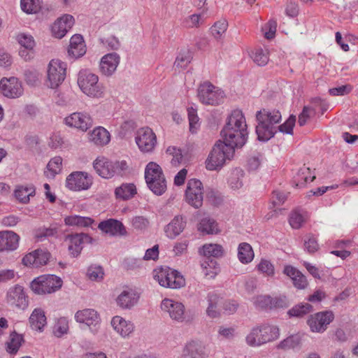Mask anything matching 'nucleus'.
Listing matches in <instances>:
<instances>
[{
  "mask_svg": "<svg viewBox=\"0 0 358 358\" xmlns=\"http://www.w3.org/2000/svg\"><path fill=\"white\" fill-rule=\"evenodd\" d=\"M278 110L263 108L256 113V134L259 141L266 142L277 133L276 124L281 120Z\"/></svg>",
  "mask_w": 358,
  "mask_h": 358,
  "instance_id": "obj_1",
  "label": "nucleus"
},
{
  "mask_svg": "<svg viewBox=\"0 0 358 358\" xmlns=\"http://www.w3.org/2000/svg\"><path fill=\"white\" fill-rule=\"evenodd\" d=\"M145 180L149 189L156 195H162L166 190V181L162 169L155 162H149L145 169Z\"/></svg>",
  "mask_w": 358,
  "mask_h": 358,
  "instance_id": "obj_2",
  "label": "nucleus"
},
{
  "mask_svg": "<svg viewBox=\"0 0 358 358\" xmlns=\"http://www.w3.org/2000/svg\"><path fill=\"white\" fill-rule=\"evenodd\" d=\"M234 154V150L223 141H218L209 154L206 166L208 170L213 171L223 166L227 159L230 160Z\"/></svg>",
  "mask_w": 358,
  "mask_h": 358,
  "instance_id": "obj_3",
  "label": "nucleus"
},
{
  "mask_svg": "<svg viewBox=\"0 0 358 358\" xmlns=\"http://www.w3.org/2000/svg\"><path fill=\"white\" fill-rule=\"evenodd\" d=\"M154 278L164 287L179 289L185 285V280L176 270L161 267L154 270Z\"/></svg>",
  "mask_w": 358,
  "mask_h": 358,
  "instance_id": "obj_4",
  "label": "nucleus"
},
{
  "mask_svg": "<svg viewBox=\"0 0 358 358\" xmlns=\"http://www.w3.org/2000/svg\"><path fill=\"white\" fill-rule=\"evenodd\" d=\"M78 85L82 92L88 96L100 98L103 96V87L99 83L98 76L94 73L86 71L80 72Z\"/></svg>",
  "mask_w": 358,
  "mask_h": 358,
  "instance_id": "obj_5",
  "label": "nucleus"
},
{
  "mask_svg": "<svg viewBox=\"0 0 358 358\" xmlns=\"http://www.w3.org/2000/svg\"><path fill=\"white\" fill-rule=\"evenodd\" d=\"M62 286V279L55 275H43L31 282V290L37 294H46L55 292Z\"/></svg>",
  "mask_w": 358,
  "mask_h": 358,
  "instance_id": "obj_6",
  "label": "nucleus"
},
{
  "mask_svg": "<svg viewBox=\"0 0 358 358\" xmlns=\"http://www.w3.org/2000/svg\"><path fill=\"white\" fill-rule=\"evenodd\" d=\"M198 97L203 104L218 105L223 101L224 92L210 83H204L199 87Z\"/></svg>",
  "mask_w": 358,
  "mask_h": 358,
  "instance_id": "obj_7",
  "label": "nucleus"
},
{
  "mask_svg": "<svg viewBox=\"0 0 358 358\" xmlns=\"http://www.w3.org/2000/svg\"><path fill=\"white\" fill-rule=\"evenodd\" d=\"M248 135L247 129L224 127L221 131L223 142L232 147L234 150L236 148H241L245 144Z\"/></svg>",
  "mask_w": 358,
  "mask_h": 358,
  "instance_id": "obj_8",
  "label": "nucleus"
},
{
  "mask_svg": "<svg viewBox=\"0 0 358 358\" xmlns=\"http://www.w3.org/2000/svg\"><path fill=\"white\" fill-rule=\"evenodd\" d=\"M203 185L199 180L190 179L185 190V200L187 203L195 208H200L203 200Z\"/></svg>",
  "mask_w": 358,
  "mask_h": 358,
  "instance_id": "obj_9",
  "label": "nucleus"
},
{
  "mask_svg": "<svg viewBox=\"0 0 358 358\" xmlns=\"http://www.w3.org/2000/svg\"><path fill=\"white\" fill-rule=\"evenodd\" d=\"M92 183V178L83 171H74L66 179V187L75 192L87 190L90 188Z\"/></svg>",
  "mask_w": 358,
  "mask_h": 358,
  "instance_id": "obj_10",
  "label": "nucleus"
},
{
  "mask_svg": "<svg viewBox=\"0 0 358 358\" xmlns=\"http://www.w3.org/2000/svg\"><path fill=\"white\" fill-rule=\"evenodd\" d=\"M6 301L11 307L25 310L29 305V297L24 287L15 285L10 287L6 294Z\"/></svg>",
  "mask_w": 358,
  "mask_h": 358,
  "instance_id": "obj_11",
  "label": "nucleus"
},
{
  "mask_svg": "<svg viewBox=\"0 0 358 358\" xmlns=\"http://www.w3.org/2000/svg\"><path fill=\"white\" fill-rule=\"evenodd\" d=\"M66 64L59 59H52L48 64V79L52 89L59 87L66 78Z\"/></svg>",
  "mask_w": 358,
  "mask_h": 358,
  "instance_id": "obj_12",
  "label": "nucleus"
},
{
  "mask_svg": "<svg viewBox=\"0 0 358 358\" xmlns=\"http://www.w3.org/2000/svg\"><path fill=\"white\" fill-rule=\"evenodd\" d=\"M93 238L87 234H69L66 236L65 242L68 244V251L72 257H78L85 243H92Z\"/></svg>",
  "mask_w": 358,
  "mask_h": 358,
  "instance_id": "obj_13",
  "label": "nucleus"
},
{
  "mask_svg": "<svg viewBox=\"0 0 358 358\" xmlns=\"http://www.w3.org/2000/svg\"><path fill=\"white\" fill-rule=\"evenodd\" d=\"M135 140L138 148L143 152H152L157 144L156 135L149 127L139 129Z\"/></svg>",
  "mask_w": 358,
  "mask_h": 358,
  "instance_id": "obj_14",
  "label": "nucleus"
},
{
  "mask_svg": "<svg viewBox=\"0 0 358 358\" xmlns=\"http://www.w3.org/2000/svg\"><path fill=\"white\" fill-rule=\"evenodd\" d=\"M334 318V313L326 310L310 315L307 322L313 332H323Z\"/></svg>",
  "mask_w": 358,
  "mask_h": 358,
  "instance_id": "obj_15",
  "label": "nucleus"
},
{
  "mask_svg": "<svg viewBox=\"0 0 358 358\" xmlns=\"http://www.w3.org/2000/svg\"><path fill=\"white\" fill-rule=\"evenodd\" d=\"M0 92L10 99H16L23 94L20 81L15 77L3 78L0 81Z\"/></svg>",
  "mask_w": 358,
  "mask_h": 358,
  "instance_id": "obj_16",
  "label": "nucleus"
},
{
  "mask_svg": "<svg viewBox=\"0 0 358 358\" xmlns=\"http://www.w3.org/2000/svg\"><path fill=\"white\" fill-rule=\"evenodd\" d=\"M65 124L82 131H86L93 124L90 115L86 113H73L64 119Z\"/></svg>",
  "mask_w": 358,
  "mask_h": 358,
  "instance_id": "obj_17",
  "label": "nucleus"
},
{
  "mask_svg": "<svg viewBox=\"0 0 358 358\" xmlns=\"http://www.w3.org/2000/svg\"><path fill=\"white\" fill-rule=\"evenodd\" d=\"M98 228L110 236H124L127 234L126 227L122 222L113 218L101 221L99 224Z\"/></svg>",
  "mask_w": 358,
  "mask_h": 358,
  "instance_id": "obj_18",
  "label": "nucleus"
},
{
  "mask_svg": "<svg viewBox=\"0 0 358 358\" xmlns=\"http://www.w3.org/2000/svg\"><path fill=\"white\" fill-rule=\"evenodd\" d=\"M162 310L167 312L170 317L175 321L182 322L185 320V306L178 301L165 299L161 304Z\"/></svg>",
  "mask_w": 358,
  "mask_h": 358,
  "instance_id": "obj_19",
  "label": "nucleus"
},
{
  "mask_svg": "<svg viewBox=\"0 0 358 358\" xmlns=\"http://www.w3.org/2000/svg\"><path fill=\"white\" fill-rule=\"evenodd\" d=\"M74 22V18L71 15L66 14L59 17L52 25V36L57 38H63L73 27Z\"/></svg>",
  "mask_w": 358,
  "mask_h": 358,
  "instance_id": "obj_20",
  "label": "nucleus"
},
{
  "mask_svg": "<svg viewBox=\"0 0 358 358\" xmlns=\"http://www.w3.org/2000/svg\"><path fill=\"white\" fill-rule=\"evenodd\" d=\"M75 318L78 322L87 325L93 331H96V327L101 322L99 314L94 309L78 310L75 315Z\"/></svg>",
  "mask_w": 358,
  "mask_h": 358,
  "instance_id": "obj_21",
  "label": "nucleus"
},
{
  "mask_svg": "<svg viewBox=\"0 0 358 358\" xmlns=\"http://www.w3.org/2000/svg\"><path fill=\"white\" fill-rule=\"evenodd\" d=\"M120 62V57L116 52L108 53L103 56L99 63L101 73L106 76H112Z\"/></svg>",
  "mask_w": 358,
  "mask_h": 358,
  "instance_id": "obj_22",
  "label": "nucleus"
},
{
  "mask_svg": "<svg viewBox=\"0 0 358 358\" xmlns=\"http://www.w3.org/2000/svg\"><path fill=\"white\" fill-rule=\"evenodd\" d=\"M113 163L104 157H99L94 160L93 166L99 176L108 179L116 174Z\"/></svg>",
  "mask_w": 358,
  "mask_h": 358,
  "instance_id": "obj_23",
  "label": "nucleus"
},
{
  "mask_svg": "<svg viewBox=\"0 0 358 358\" xmlns=\"http://www.w3.org/2000/svg\"><path fill=\"white\" fill-rule=\"evenodd\" d=\"M205 345L199 341L188 342L182 351V358H207Z\"/></svg>",
  "mask_w": 358,
  "mask_h": 358,
  "instance_id": "obj_24",
  "label": "nucleus"
},
{
  "mask_svg": "<svg viewBox=\"0 0 358 358\" xmlns=\"http://www.w3.org/2000/svg\"><path fill=\"white\" fill-rule=\"evenodd\" d=\"M139 299L138 294L131 288L124 289L117 297V306L122 309H131Z\"/></svg>",
  "mask_w": 358,
  "mask_h": 358,
  "instance_id": "obj_25",
  "label": "nucleus"
},
{
  "mask_svg": "<svg viewBox=\"0 0 358 358\" xmlns=\"http://www.w3.org/2000/svg\"><path fill=\"white\" fill-rule=\"evenodd\" d=\"M86 52V45L80 34H75L70 39L69 56L73 59L83 57Z\"/></svg>",
  "mask_w": 358,
  "mask_h": 358,
  "instance_id": "obj_26",
  "label": "nucleus"
},
{
  "mask_svg": "<svg viewBox=\"0 0 358 358\" xmlns=\"http://www.w3.org/2000/svg\"><path fill=\"white\" fill-rule=\"evenodd\" d=\"M19 241L20 236L13 231L0 232V252L16 250Z\"/></svg>",
  "mask_w": 358,
  "mask_h": 358,
  "instance_id": "obj_27",
  "label": "nucleus"
},
{
  "mask_svg": "<svg viewBox=\"0 0 358 358\" xmlns=\"http://www.w3.org/2000/svg\"><path fill=\"white\" fill-rule=\"evenodd\" d=\"M283 273L292 279L296 288L302 289L308 286L306 276L295 267L290 265L285 266Z\"/></svg>",
  "mask_w": 358,
  "mask_h": 358,
  "instance_id": "obj_28",
  "label": "nucleus"
},
{
  "mask_svg": "<svg viewBox=\"0 0 358 358\" xmlns=\"http://www.w3.org/2000/svg\"><path fill=\"white\" fill-rule=\"evenodd\" d=\"M185 224L186 222L183 217L176 216L165 227L166 236L171 239L175 238L184 230Z\"/></svg>",
  "mask_w": 358,
  "mask_h": 358,
  "instance_id": "obj_29",
  "label": "nucleus"
},
{
  "mask_svg": "<svg viewBox=\"0 0 358 358\" xmlns=\"http://www.w3.org/2000/svg\"><path fill=\"white\" fill-rule=\"evenodd\" d=\"M113 329L122 337L129 336L134 329V324L120 316H115L111 320Z\"/></svg>",
  "mask_w": 358,
  "mask_h": 358,
  "instance_id": "obj_30",
  "label": "nucleus"
},
{
  "mask_svg": "<svg viewBox=\"0 0 358 358\" xmlns=\"http://www.w3.org/2000/svg\"><path fill=\"white\" fill-rule=\"evenodd\" d=\"M24 343L23 334H18L14 330L10 333L8 339L6 342V350L10 355H15Z\"/></svg>",
  "mask_w": 358,
  "mask_h": 358,
  "instance_id": "obj_31",
  "label": "nucleus"
},
{
  "mask_svg": "<svg viewBox=\"0 0 358 358\" xmlns=\"http://www.w3.org/2000/svg\"><path fill=\"white\" fill-rule=\"evenodd\" d=\"M224 127L238 129H247L245 117L241 110L235 109L227 117Z\"/></svg>",
  "mask_w": 358,
  "mask_h": 358,
  "instance_id": "obj_32",
  "label": "nucleus"
},
{
  "mask_svg": "<svg viewBox=\"0 0 358 358\" xmlns=\"http://www.w3.org/2000/svg\"><path fill=\"white\" fill-rule=\"evenodd\" d=\"M35 194L36 188L33 185L17 186L14 192L15 196L22 203H29L30 197Z\"/></svg>",
  "mask_w": 358,
  "mask_h": 358,
  "instance_id": "obj_33",
  "label": "nucleus"
},
{
  "mask_svg": "<svg viewBox=\"0 0 358 358\" xmlns=\"http://www.w3.org/2000/svg\"><path fill=\"white\" fill-rule=\"evenodd\" d=\"M259 327L261 331V338L263 341V344L272 342L279 338L280 331L278 327L268 324H264L259 326Z\"/></svg>",
  "mask_w": 358,
  "mask_h": 358,
  "instance_id": "obj_34",
  "label": "nucleus"
},
{
  "mask_svg": "<svg viewBox=\"0 0 358 358\" xmlns=\"http://www.w3.org/2000/svg\"><path fill=\"white\" fill-rule=\"evenodd\" d=\"M31 328L36 331H42L46 324L45 312L41 308H35L29 317Z\"/></svg>",
  "mask_w": 358,
  "mask_h": 358,
  "instance_id": "obj_35",
  "label": "nucleus"
},
{
  "mask_svg": "<svg viewBox=\"0 0 358 358\" xmlns=\"http://www.w3.org/2000/svg\"><path fill=\"white\" fill-rule=\"evenodd\" d=\"M136 193V186L133 183H123L115 189V197L123 201L133 198Z\"/></svg>",
  "mask_w": 358,
  "mask_h": 358,
  "instance_id": "obj_36",
  "label": "nucleus"
},
{
  "mask_svg": "<svg viewBox=\"0 0 358 358\" xmlns=\"http://www.w3.org/2000/svg\"><path fill=\"white\" fill-rule=\"evenodd\" d=\"M64 221L66 226L77 227H88L94 223L92 218L78 215L66 216Z\"/></svg>",
  "mask_w": 358,
  "mask_h": 358,
  "instance_id": "obj_37",
  "label": "nucleus"
},
{
  "mask_svg": "<svg viewBox=\"0 0 358 358\" xmlns=\"http://www.w3.org/2000/svg\"><path fill=\"white\" fill-rule=\"evenodd\" d=\"M90 140L97 145H104L110 141L109 132L102 127L95 128L90 135Z\"/></svg>",
  "mask_w": 358,
  "mask_h": 358,
  "instance_id": "obj_38",
  "label": "nucleus"
},
{
  "mask_svg": "<svg viewBox=\"0 0 358 358\" xmlns=\"http://www.w3.org/2000/svg\"><path fill=\"white\" fill-rule=\"evenodd\" d=\"M315 176L312 173L310 168L305 166L300 168L294 177V182L296 186L302 187L308 182L313 181Z\"/></svg>",
  "mask_w": 358,
  "mask_h": 358,
  "instance_id": "obj_39",
  "label": "nucleus"
},
{
  "mask_svg": "<svg viewBox=\"0 0 358 358\" xmlns=\"http://www.w3.org/2000/svg\"><path fill=\"white\" fill-rule=\"evenodd\" d=\"M252 246L248 243H241L238 247V259L243 264L251 262L254 259Z\"/></svg>",
  "mask_w": 358,
  "mask_h": 358,
  "instance_id": "obj_40",
  "label": "nucleus"
},
{
  "mask_svg": "<svg viewBox=\"0 0 358 358\" xmlns=\"http://www.w3.org/2000/svg\"><path fill=\"white\" fill-rule=\"evenodd\" d=\"M208 307L206 309V314L211 318H216L220 315L217 310V303L219 301V296L216 293L212 292H209L207 295Z\"/></svg>",
  "mask_w": 358,
  "mask_h": 358,
  "instance_id": "obj_41",
  "label": "nucleus"
},
{
  "mask_svg": "<svg viewBox=\"0 0 358 358\" xmlns=\"http://www.w3.org/2000/svg\"><path fill=\"white\" fill-rule=\"evenodd\" d=\"M200 252L205 257H221L224 255V250L222 245L218 244H205Z\"/></svg>",
  "mask_w": 358,
  "mask_h": 358,
  "instance_id": "obj_42",
  "label": "nucleus"
},
{
  "mask_svg": "<svg viewBox=\"0 0 358 358\" xmlns=\"http://www.w3.org/2000/svg\"><path fill=\"white\" fill-rule=\"evenodd\" d=\"M198 230L207 234H217L219 232L217 224L214 220L209 217L203 218L200 221L198 225Z\"/></svg>",
  "mask_w": 358,
  "mask_h": 358,
  "instance_id": "obj_43",
  "label": "nucleus"
},
{
  "mask_svg": "<svg viewBox=\"0 0 358 358\" xmlns=\"http://www.w3.org/2000/svg\"><path fill=\"white\" fill-rule=\"evenodd\" d=\"M42 3V0H21L20 6L24 13L32 14L40 11Z\"/></svg>",
  "mask_w": 358,
  "mask_h": 358,
  "instance_id": "obj_44",
  "label": "nucleus"
},
{
  "mask_svg": "<svg viewBox=\"0 0 358 358\" xmlns=\"http://www.w3.org/2000/svg\"><path fill=\"white\" fill-rule=\"evenodd\" d=\"M262 334L259 326L253 327L245 338L246 343L251 347H257L263 345L261 338Z\"/></svg>",
  "mask_w": 358,
  "mask_h": 358,
  "instance_id": "obj_45",
  "label": "nucleus"
},
{
  "mask_svg": "<svg viewBox=\"0 0 358 358\" xmlns=\"http://www.w3.org/2000/svg\"><path fill=\"white\" fill-rule=\"evenodd\" d=\"M252 303L259 310H272V297L269 295H258L252 298Z\"/></svg>",
  "mask_w": 358,
  "mask_h": 358,
  "instance_id": "obj_46",
  "label": "nucleus"
},
{
  "mask_svg": "<svg viewBox=\"0 0 358 358\" xmlns=\"http://www.w3.org/2000/svg\"><path fill=\"white\" fill-rule=\"evenodd\" d=\"M312 310L313 306L310 304L306 303L294 306L288 310L287 314L290 317H301L310 313Z\"/></svg>",
  "mask_w": 358,
  "mask_h": 358,
  "instance_id": "obj_47",
  "label": "nucleus"
},
{
  "mask_svg": "<svg viewBox=\"0 0 358 358\" xmlns=\"http://www.w3.org/2000/svg\"><path fill=\"white\" fill-rule=\"evenodd\" d=\"M251 57L258 66H265L269 60L268 51L266 49L257 48L252 52Z\"/></svg>",
  "mask_w": 358,
  "mask_h": 358,
  "instance_id": "obj_48",
  "label": "nucleus"
},
{
  "mask_svg": "<svg viewBox=\"0 0 358 358\" xmlns=\"http://www.w3.org/2000/svg\"><path fill=\"white\" fill-rule=\"evenodd\" d=\"M300 343L301 339L299 336L292 335L280 341L278 344L277 348L284 350L294 349L299 346Z\"/></svg>",
  "mask_w": 358,
  "mask_h": 358,
  "instance_id": "obj_49",
  "label": "nucleus"
},
{
  "mask_svg": "<svg viewBox=\"0 0 358 358\" xmlns=\"http://www.w3.org/2000/svg\"><path fill=\"white\" fill-rule=\"evenodd\" d=\"M227 27V21L222 19L215 22V24L210 27V32L216 39H219L224 34Z\"/></svg>",
  "mask_w": 358,
  "mask_h": 358,
  "instance_id": "obj_50",
  "label": "nucleus"
},
{
  "mask_svg": "<svg viewBox=\"0 0 358 358\" xmlns=\"http://www.w3.org/2000/svg\"><path fill=\"white\" fill-rule=\"evenodd\" d=\"M244 173L240 169H234L229 178V183L232 189H239L242 187L241 178L243 177Z\"/></svg>",
  "mask_w": 358,
  "mask_h": 358,
  "instance_id": "obj_51",
  "label": "nucleus"
},
{
  "mask_svg": "<svg viewBox=\"0 0 358 358\" xmlns=\"http://www.w3.org/2000/svg\"><path fill=\"white\" fill-rule=\"evenodd\" d=\"M304 222V216L299 210H294L290 213L289 222L293 229L301 228Z\"/></svg>",
  "mask_w": 358,
  "mask_h": 358,
  "instance_id": "obj_52",
  "label": "nucleus"
},
{
  "mask_svg": "<svg viewBox=\"0 0 358 358\" xmlns=\"http://www.w3.org/2000/svg\"><path fill=\"white\" fill-rule=\"evenodd\" d=\"M191 60L192 56L189 51L180 52L175 60L174 66L178 69H185Z\"/></svg>",
  "mask_w": 358,
  "mask_h": 358,
  "instance_id": "obj_53",
  "label": "nucleus"
},
{
  "mask_svg": "<svg viewBox=\"0 0 358 358\" xmlns=\"http://www.w3.org/2000/svg\"><path fill=\"white\" fill-rule=\"evenodd\" d=\"M87 274L91 280L97 282L102 280L104 276L103 268L97 265L90 266L87 269Z\"/></svg>",
  "mask_w": 358,
  "mask_h": 358,
  "instance_id": "obj_54",
  "label": "nucleus"
},
{
  "mask_svg": "<svg viewBox=\"0 0 358 358\" xmlns=\"http://www.w3.org/2000/svg\"><path fill=\"white\" fill-rule=\"evenodd\" d=\"M188 120L189 123V131L192 133L196 131L199 127V118L197 115L196 110L193 107L187 108Z\"/></svg>",
  "mask_w": 358,
  "mask_h": 358,
  "instance_id": "obj_55",
  "label": "nucleus"
},
{
  "mask_svg": "<svg viewBox=\"0 0 358 358\" xmlns=\"http://www.w3.org/2000/svg\"><path fill=\"white\" fill-rule=\"evenodd\" d=\"M69 330V322L66 318L60 317L54 326V334L56 336L60 337L67 333Z\"/></svg>",
  "mask_w": 358,
  "mask_h": 358,
  "instance_id": "obj_56",
  "label": "nucleus"
},
{
  "mask_svg": "<svg viewBox=\"0 0 358 358\" xmlns=\"http://www.w3.org/2000/svg\"><path fill=\"white\" fill-rule=\"evenodd\" d=\"M62 158L61 157H55L50 159L47 165L48 171L51 173V176L54 177L62 170Z\"/></svg>",
  "mask_w": 358,
  "mask_h": 358,
  "instance_id": "obj_57",
  "label": "nucleus"
},
{
  "mask_svg": "<svg viewBox=\"0 0 358 358\" xmlns=\"http://www.w3.org/2000/svg\"><path fill=\"white\" fill-rule=\"evenodd\" d=\"M295 122L296 117L292 115L283 124L277 127V131H279L287 134H292Z\"/></svg>",
  "mask_w": 358,
  "mask_h": 358,
  "instance_id": "obj_58",
  "label": "nucleus"
},
{
  "mask_svg": "<svg viewBox=\"0 0 358 358\" xmlns=\"http://www.w3.org/2000/svg\"><path fill=\"white\" fill-rule=\"evenodd\" d=\"M143 260L140 258L127 257L123 262L124 267L127 270L134 271L143 266Z\"/></svg>",
  "mask_w": 358,
  "mask_h": 358,
  "instance_id": "obj_59",
  "label": "nucleus"
},
{
  "mask_svg": "<svg viewBox=\"0 0 358 358\" xmlns=\"http://www.w3.org/2000/svg\"><path fill=\"white\" fill-rule=\"evenodd\" d=\"M166 154L172 156L171 163L174 166H178L183 158L181 150L176 147H169L166 149Z\"/></svg>",
  "mask_w": 358,
  "mask_h": 358,
  "instance_id": "obj_60",
  "label": "nucleus"
},
{
  "mask_svg": "<svg viewBox=\"0 0 358 358\" xmlns=\"http://www.w3.org/2000/svg\"><path fill=\"white\" fill-rule=\"evenodd\" d=\"M257 268L259 271L268 276H273L274 275V266L271 262L267 259H261L260 262L257 264Z\"/></svg>",
  "mask_w": 358,
  "mask_h": 358,
  "instance_id": "obj_61",
  "label": "nucleus"
},
{
  "mask_svg": "<svg viewBox=\"0 0 358 358\" xmlns=\"http://www.w3.org/2000/svg\"><path fill=\"white\" fill-rule=\"evenodd\" d=\"M57 233V230L56 228L41 227L36 230L35 238L42 241L45 238L55 236Z\"/></svg>",
  "mask_w": 358,
  "mask_h": 358,
  "instance_id": "obj_62",
  "label": "nucleus"
},
{
  "mask_svg": "<svg viewBox=\"0 0 358 358\" xmlns=\"http://www.w3.org/2000/svg\"><path fill=\"white\" fill-rule=\"evenodd\" d=\"M17 41L22 48L28 49L29 50H33L35 42L31 35H27L24 34H19L17 36Z\"/></svg>",
  "mask_w": 358,
  "mask_h": 358,
  "instance_id": "obj_63",
  "label": "nucleus"
},
{
  "mask_svg": "<svg viewBox=\"0 0 358 358\" xmlns=\"http://www.w3.org/2000/svg\"><path fill=\"white\" fill-rule=\"evenodd\" d=\"M36 255H35L36 268H38L47 264L50 259V254L48 251L41 249L36 250Z\"/></svg>",
  "mask_w": 358,
  "mask_h": 358,
  "instance_id": "obj_64",
  "label": "nucleus"
}]
</instances>
